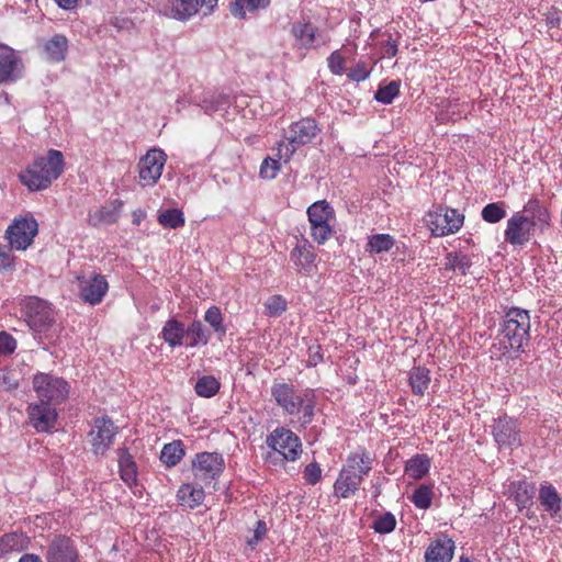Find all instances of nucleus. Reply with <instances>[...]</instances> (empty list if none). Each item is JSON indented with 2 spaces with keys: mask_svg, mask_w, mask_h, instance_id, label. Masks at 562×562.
<instances>
[{
  "mask_svg": "<svg viewBox=\"0 0 562 562\" xmlns=\"http://www.w3.org/2000/svg\"><path fill=\"white\" fill-rule=\"evenodd\" d=\"M550 222L549 210L538 200H530L521 211L514 213L507 220L505 240L513 246H522L536 232H544L550 226Z\"/></svg>",
  "mask_w": 562,
  "mask_h": 562,
  "instance_id": "nucleus-1",
  "label": "nucleus"
},
{
  "mask_svg": "<svg viewBox=\"0 0 562 562\" xmlns=\"http://www.w3.org/2000/svg\"><path fill=\"white\" fill-rule=\"evenodd\" d=\"M64 170L61 151L50 149L46 156L38 157L19 176L20 181L31 191L45 190Z\"/></svg>",
  "mask_w": 562,
  "mask_h": 562,
  "instance_id": "nucleus-2",
  "label": "nucleus"
},
{
  "mask_svg": "<svg viewBox=\"0 0 562 562\" xmlns=\"http://www.w3.org/2000/svg\"><path fill=\"white\" fill-rule=\"evenodd\" d=\"M371 469L372 458L369 452L359 450L350 454L334 484L335 495L340 498L355 495L362 483L363 476Z\"/></svg>",
  "mask_w": 562,
  "mask_h": 562,
  "instance_id": "nucleus-3",
  "label": "nucleus"
},
{
  "mask_svg": "<svg viewBox=\"0 0 562 562\" xmlns=\"http://www.w3.org/2000/svg\"><path fill=\"white\" fill-rule=\"evenodd\" d=\"M271 394L279 406L290 415L302 414V424H308L314 416V391L296 390L292 384L278 383L271 389Z\"/></svg>",
  "mask_w": 562,
  "mask_h": 562,
  "instance_id": "nucleus-4",
  "label": "nucleus"
},
{
  "mask_svg": "<svg viewBox=\"0 0 562 562\" xmlns=\"http://www.w3.org/2000/svg\"><path fill=\"white\" fill-rule=\"evenodd\" d=\"M530 316L521 308L509 310L503 323V336L513 350H520L529 339Z\"/></svg>",
  "mask_w": 562,
  "mask_h": 562,
  "instance_id": "nucleus-5",
  "label": "nucleus"
},
{
  "mask_svg": "<svg viewBox=\"0 0 562 562\" xmlns=\"http://www.w3.org/2000/svg\"><path fill=\"white\" fill-rule=\"evenodd\" d=\"M307 215L312 238L318 244H324L333 235L336 220L334 209L325 200L317 201L307 209Z\"/></svg>",
  "mask_w": 562,
  "mask_h": 562,
  "instance_id": "nucleus-6",
  "label": "nucleus"
},
{
  "mask_svg": "<svg viewBox=\"0 0 562 562\" xmlns=\"http://www.w3.org/2000/svg\"><path fill=\"white\" fill-rule=\"evenodd\" d=\"M33 389L40 401L59 404L64 402L69 393L67 381L48 373H38L33 379Z\"/></svg>",
  "mask_w": 562,
  "mask_h": 562,
  "instance_id": "nucleus-7",
  "label": "nucleus"
},
{
  "mask_svg": "<svg viewBox=\"0 0 562 562\" xmlns=\"http://www.w3.org/2000/svg\"><path fill=\"white\" fill-rule=\"evenodd\" d=\"M38 224L32 216L15 217L5 231V238L14 250H25L34 241Z\"/></svg>",
  "mask_w": 562,
  "mask_h": 562,
  "instance_id": "nucleus-8",
  "label": "nucleus"
},
{
  "mask_svg": "<svg viewBox=\"0 0 562 562\" xmlns=\"http://www.w3.org/2000/svg\"><path fill=\"white\" fill-rule=\"evenodd\" d=\"M464 216L458 210L438 206L428 212L426 222L435 236L457 233L463 225Z\"/></svg>",
  "mask_w": 562,
  "mask_h": 562,
  "instance_id": "nucleus-9",
  "label": "nucleus"
},
{
  "mask_svg": "<svg viewBox=\"0 0 562 562\" xmlns=\"http://www.w3.org/2000/svg\"><path fill=\"white\" fill-rule=\"evenodd\" d=\"M24 312L27 325L36 333H46L54 324V311L47 302L38 297H29Z\"/></svg>",
  "mask_w": 562,
  "mask_h": 562,
  "instance_id": "nucleus-10",
  "label": "nucleus"
},
{
  "mask_svg": "<svg viewBox=\"0 0 562 562\" xmlns=\"http://www.w3.org/2000/svg\"><path fill=\"white\" fill-rule=\"evenodd\" d=\"M267 443L286 461H295L302 453L300 438L283 427L274 429L267 437Z\"/></svg>",
  "mask_w": 562,
  "mask_h": 562,
  "instance_id": "nucleus-11",
  "label": "nucleus"
},
{
  "mask_svg": "<svg viewBox=\"0 0 562 562\" xmlns=\"http://www.w3.org/2000/svg\"><path fill=\"white\" fill-rule=\"evenodd\" d=\"M224 459L216 452H201L192 461L194 479L205 485L217 479L224 470Z\"/></svg>",
  "mask_w": 562,
  "mask_h": 562,
  "instance_id": "nucleus-12",
  "label": "nucleus"
},
{
  "mask_svg": "<svg viewBox=\"0 0 562 562\" xmlns=\"http://www.w3.org/2000/svg\"><path fill=\"white\" fill-rule=\"evenodd\" d=\"M117 427L108 417L95 418L88 434V440L95 454H104L113 445Z\"/></svg>",
  "mask_w": 562,
  "mask_h": 562,
  "instance_id": "nucleus-13",
  "label": "nucleus"
},
{
  "mask_svg": "<svg viewBox=\"0 0 562 562\" xmlns=\"http://www.w3.org/2000/svg\"><path fill=\"white\" fill-rule=\"evenodd\" d=\"M167 155L160 148L149 149L138 162L139 179L144 186H154L160 179Z\"/></svg>",
  "mask_w": 562,
  "mask_h": 562,
  "instance_id": "nucleus-14",
  "label": "nucleus"
},
{
  "mask_svg": "<svg viewBox=\"0 0 562 562\" xmlns=\"http://www.w3.org/2000/svg\"><path fill=\"white\" fill-rule=\"evenodd\" d=\"M55 405L42 401L29 405V420L37 431L48 432L55 428L57 420Z\"/></svg>",
  "mask_w": 562,
  "mask_h": 562,
  "instance_id": "nucleus-15",
  "label": "nucleus"
},
{
  "mask_svg": "<svg viewBox=\"0 0 562 562\" xmlns=\"http://www.w3.org/2000/svg\"><path fill=\"white\" fill-rule=\"evenodd\" d=\"M493 436L501 448L513 450L521 445L520 429L516 420L508 417L495 420Z\"/></svg>",
  "mask_w": 562,
  "mask_h": 562,
  "instance_id": "nucleus-16",
  "label": "nucleus"
},
{
  "mask_svg": "<svg viewBox=\"0 0 562 562\" xmlns=\"http://www.w3.org/2000/svg\"><path fill=\"white\" fill-rule=\"evenodd\" d=\"M315 120L306 117L292 123L285 132V140L295 144L297 147L311 144L319 134Z\"/></svg>",
  "mask_w": 562,
  "mask_h": 562,
  "instance_id": "nucleus-17",
  "label": "nucleus"
},
{
  "mask_svg": "<svg viewBox=\"0 0 562 562\" xmlns=\"http://www.w3.org/2000/svg\"><path fill=\"white\" fill-rule=\"evenodd\" d=\"M23 67V61L14 49L0 45V83L18 79Z\"/></svg>",
  "mask_w": 562,
  "mask_h": 562,
  "instance_id": "nucleus-18",
  "label": "nucleus"
},
{
  "mask_svg": "<svg viewBox=\"0 0 562 562\" xmlns=\"http://www.w3.org/2000/svg\"><path fill=\"white\" fill-rule=\"evenodd\" d=\"M46 562H79V554L67 537H55L48 544Z\"/></svg>",
  "mask_w": 562,
  "mask_h": 562,
  "instance_id": "nucleus-19",
  "label": "nucleus"
},
{
  "mask_svg": "<svg viewBox=\"0 0 562 562\" xmlns=\"http://www.w3.org/2000/svg\"><path fill=\"white\" fill-rule=\"evenodd\" d=\"M108 282L101 274H93L87 279L79 280V295L80 297L91 304L100 303L108 292Z\"/></svg>",
  "mask_w": 562,
  "mask_h": 562,
  "instance_id": "nucleus-20",
  "label": "nucleus"
},
{
  "mask_svg": "<svg viewBox=\"0 0 562 562\" xmlns=\"http://www.w3.org/2000/svg\"><path fill=\"white\" fill-rule=\"evenodd\" d=\"M123 202L113 200L104 205L91 210L88 214V223L93 227L114 224L121 216Z\"/></svg>",
  "mask_w": 562,
  "mask_h": 562,
  "instance_id": "nucleus-21",
  "label": "nucleus"
},
{
  "mask_svg": "<svg viewBox=\"0 0 562 562\" xmlns=\"http://www.w3.org/2000/svg\"><path fill=\"white\" fill-rule=\"evenodd\" d=\"M172 15L179 20H188L198 13L200 7L211 12L217 4V0H168Z\"/></svg>",
  "mask_w": 562,
  "mask_h": 562,
  "instance_id": "nucleus-22",
  "label": "nucleus"
},
{
  "mask_svg": "<svg viewBox=\"0 0 562 562\" xmlns=\"http://www.w3.org/2000/svg\"><path fill=\"white\" fill-rule=\"evenodd\" d=\"M454 553V542L440 537L431 541L425 552V562H451Z\"/></svg>",
  "mask_w": 562,
  "mask_h": 562,
  "instance_id": "nucleus-23",
  "label": "nucleus"
},
{
  "mask_svg": "<svg viewBox=\"0 0 562 562\" xmlns=\"http://www.w3.org/2000/svg\"><path fill=\"white\" fill-rule=\"evenodd\" d=\"M42 46L46 59L59 63L66 57L68 40L65 35L55 34L50 38L45 40Z\"/></svg>",
  "mask_w": 562,
  "mask_h": 562,
  "instance_id": "nucleus-24",
  "label": "nucleus"
},
{
  "mask_svg": "<svg viewBox=\"0 0 562 562\" xmlns=\"http://www.w3.org/2000/svg\"><path fill=\"white\" fill-rule=\"evenodd\" d=\"M177 497L182 506L193 509L203 503L205 494L199 484L186 483L178 490Z\"/></svg>",
  "mask_w": 562,
  "mask_h": 562,
  "instance_id": "nucleus-25",
  "label": "nucleus"
},
{
  "mask_svg": "<svg viewBox=\"0 0 562 562\" xmlns=\"http://www.w3.org/2000/svg\"><path fill=\"white\" fill-rule=\"evenodd\" d=\"M539 501L541 506L551 517L555 518L561 509L562 499L555 487L549 483L541 484L539 490Z\"/></svg>",
  "mask_w": 562,
  "mask_h": 562,
  "instance_id": "nucleus-26",
  "label": "nucleus"
},
{
  "mask_svg": "<svg viewBox=\"0 0 562 562\" xmlns=\"http://www.w3.org/2000/svg\"><path fill=\"white\" fill-rule=\"evenodd\" d=\"M162 339L171 348L182 346L184 344L186 327L184 324L171 318L168 319L161 329Z\"/></svg>",
  "mask_w": 562,
  "mask_h": 562,
  "instance_id": "nucleus-27",
  "label": "nucleus"
},
{
  "mask_svg": "<svg viewBox=\"0 0 562 562\" xmlns=\"http://www.w3.org/2000/svg\"><path fill=\"white\" fill-rule=\"evenodd\" d=\"M471 266L470 257L463 252L451 251L443 259V269L460 276H467Z\"/></svg>",
  "mask_w": 562,
  "mask_h": 562,
  "instance_id": "nucleus-28",
  "label": "nucleus"
},
{
  "mask_svg": "<svg viewBox=\"0 0 562 562\" xmlns=\"http://www.w3.org/2000/svg\"><path fill=\"white\" fill-rule=\"evenodd\" d=\"M184 338L187 347L205 346L210 340V333L200 321H193L186 327Z\"/></svg>",
  "mask_w": 562,
  "mask_h": 562,
  "instance_id": "nucleus-29",
  "label": "nucleus"
},
{
  "mask_svg": "<svg viewBox=\"0 0 562 562\" xmlns=\"http://www.w3.org/2000/svg\"><path fill=\"white\" fill-rule=\"evenodd\" d=\"M508 492L519 508L527 507L533 497V486L526 481L513 482Z\"/></svg>",
  "mask_w": 562,
  "mask_h": 562,
  "instance_id": "nucleus-30",
  "label": "nucleus"
},
{
  "mask_svg": "<svg viewBox=\"0 0 562 562\" xmlns=\"http://www.w3.org/2000/svg\"><path fill=\"white\" fill-rule=\"evenodd\" d=\"M295 267L305 273H310L315 266V254L305 247H295L290 255Z\"/></svg>",
  "mask_w": 562,
  "mask_h": 562,
  "instance_id": "nucleus-31",
  "label": "nucleus"
},
{
  "mask_svg": "<svg viewBox=\"0 0 562 562\" xmlns=\"http://www.w3.org/2000/svg\"><path fill=\"white\" fill-rule=\"evenodd\" d=\"M119 467L122 480L130 486L137 481V469L132 456L122 450L120 452Z\"/></svg>",
  "mask_w": 562,
  "mask_h": 562,
  "instance_id": "nucleus-32",
  "label": "nucleus"
},
{
  "mask_svg": "<svg viewBox=\"0 0 562 562\" xmlns=\"http://www.w3.org/2000/svg\"><path fill=\"white\" fill-rule=\"evenodd\" d=\"M430 383V371L426 368H413L409 372V384L415 395H423Z\"/></svg>",
  "mask_w": 562,
  "mask_h": 562,
  "instance_id": "nucleus-33",
  "label": "nucleus"
},
{
  "mask_svg": "<svg viewBox=\"0 0 562 562\" xmlns=\"http://www.w3.org/2000/svg\"><path fill=\"white\" fill-rule=\"evenodd\" d=\"M270 0H235L231 4V13L239 19H244L247 12H254L259 9H266Z\"/></svg>",
  "mask_w": 562,
  "mask_h": 562,
  "instance_id": "nucleus-34",
  "label": "nucleus"
},
{
  "mask_svg": "<svg viewBox=\"0 0 562 562\" xmlns=\"http://www.w3.org/2000/svg\"><path fill=\"white\" fill-rule=\"evenodd\" d=\"M430 460L425 454H417L409 459L405 465V472L408 476L418 480L429 471Z\"/></svg>",
  "mask_w": 562,
  "mask_h": 562,
  "instance_id": "nucleus-35",
  "label": "nucleus"
},
{
  "mask_svg": "<svg viewBox=\"0 0 562 562\" xmlns=\"http://www.w3.org/2000/svg\"><path fill=\"white\" fill-rule=\"evenodd\" d=\"M26 543V538L22 533H7L0 538V558L5 557L7 554L13 551H20L24 549Z\"/></svg>",
  "mask_w": 562,
  "mask_h": 562,
  "instance_id": "nucleus-36",
  "label": "nucleus"
},
{
  "mask_svg": "<svg viewBox=\"0 0 562 562\" xmlns=\"http://www.w3.org/2000/svg\"><path fill=\"white\" fill-rule=\"evenodd\" d=\"M184 456L181 441H172L164 446L160 452V460L167 467H175Z\"/></svg>",
  "mask_w": 562,
  "mask_h": 562,
  "instance_id": "nucleus-37",
  "label": "nucleus"
},
{
  "mask_svg": "<svg viewBox=\"0 0 562 562\" xmlns=\"http://www.w3.org/2000/svg\"><path fill=\"white\" fill-rule=\"evenodd\" d=\"M221 383L213 375H203L198 379L194 390L195 393L201 397H213L220 391Z\"/></svg>",
  "mask_w": 562,
  "mask_h": 562,
  "instance_id": "nucleus-38",
  "label": "nucleus"
},
{
  "mask_svg": "<svg viewBox=\"0 0 562 562\" xmlns=\"http://www.w3.org/2000/svg\"><path fill=\"white\" fill-rule=\"evenodd\" d=\"M157 220L162 227L171 229L182 227L186 223L183 213L178 209L160 212Z\"/></svg>",
  "mask_w": 562,
  "mask_h": 562,
  "instance_id": "nucleus-39",
  "label": "nucleus"
},
{
  "mask_svg": "<svg viewBox=\"0 0 562 562\" xmlns=\"http://www.w3.org/2000/svg\"><path fill=\"white\" fill-rule=\"evenodd\" d=\"M292 32L303 47L310 48L314 45L315 27L311 23H296Z\"/></svg>",
  "mask_w": 562,
  "mask_h": 562,
  "instance_id": "nucleus-40",
  "label": "nucleus"
},
{
  "mask_svg": "<svg viewBox=\"0 0 562 562\" xmlns=\"http://www.w3.org/2000/svg\"><path fill=\"white\" fill-rule=\"evenodd\" d=\"M482 218L491 224L501 222L506 216L504 202H494L485 205L481 212Z\"/></svg>",
  "mask_w": 562,
  "mask_h": 562,
  "instance_id": "nucleus-41",
  "label": "nucleus"
},
{
  "mask_svg": "<svg viewBox=\"0 0 562 562\" xmlns=\"http://www.w3.org/2000/svg\"><path fill=\"white\" fill-rule=\"evenodd\" d=\"M394 245V238L389 234H376L369 238L368 249L374 254L389 251Z\"/></svg>",
  "mask_w": 562,
  "mask_h": 562,
  "instance_id": "nucleus-42",
  "label": "nucleus"
},
{
  "mask_svg": "<svg viewBox=\"0 0 562 562\" xmlns=\"http://www.w3.org/2000/svg\"><path fill=\"white\" fill-rule=\"evenodd\" d=\"M204 321L210 324L215 333L225 335L226 327L223 325L222 312L217 306H211L204 314Z\"/></svg>",
  "mask_w": 562,
  "mask_h": 562,
  "instance_id": "nucleus-43",
  "label": "nucleus"
},
{
  "mask_svg": "<svg viewBox=\"0 0 562 562\" xmlns=\"http://www.w3.org/2000/svg\"><path fill=\"white\" fill-rule=\"evenodd\" d=\"M400 83L397 81H391L385 86H381L375 92V99L384 104H390L394 98L398 94Z\"/></svg>",
  "mask_w": 562,
  "mask_h": 562,
  "instance_id": "nucleus-44",
  "label": "nucleus"
},
{
  "mask_svg": "<svg viewBox=\"0 0 562 562\" xmlns=\"http://www.w3.org/2000/svg\"><path fill=\"white\" fill-rule=\"evenodd\" d=\"M281 165L274 157H267L260 166V177L266 180L274 179L281 169Z\"/></svg>",
  "mask_w": 562,
  "mask_h": 562,
  "instance_id": "nucleus-45",
  "label": "nucleus"
},
{
  "mask_svg": "<svg viewBox=\"0 0 562 562\" xmlns=\"http://www.w3.org/2000/svg\"><path fill=\"white\" fill-rule=\"evenodd\" d=\"M265 308L268 316H280L286 308V301L281 295H272L267 299Z\"/></svg>",
  "mask_w": 562,
  "mask_h": 562,
  "instance_id": "nucleus-46",
  "label": "nucleus"
},
{
  "mask_svg": "<svg viewBox=\"0 0 562 562\" xmlns=\"http://www.w3.org/2000/svg\"><path fill=\"white\" fill-rule=\"evenodd\" d=\"M432 492L430 487L420 485L413 494L412 501L417 508L426 509L431 504Z\"/></svg>",
  "mask_w": 562,
  "mask_h": 562,
  "instance_id": "nucleus-47",
  "label": "nucleus"
},
{
  "mask_svg": "<svg viewBox=\"0 0 562 562\" xmlns=\"http://www.w3.org/2000/svg\"><path fill=\"white\" fill-rule=\"evenodd\" d=\"M396 519L393 514L385 513L379 516L373 524V528L379 533H389L395 529Z\"/></svg>",
  "mask_w": 562,
  "mask_h": 562,
  "instance_id": "nucleus-48",
  "label": "nucleus"
},
{
  "mask_svg": "<svg viewBox=\"0 0 562 562\" xmlns=\"http://www.w3.org/2000/svg\"><path fill=\"white\" fill-rule=\"evenodd\" d=\"M297 148L299 147L295 144H292L289 140L281 142L280 144H278L273 157L278 159L281 164H286L291 160L292 156L294 155Z\"/></svg>",
  "mask_w": 562,
  "mask_h": 562,
  "instance_id": "nucleus-49",
  "label": "nucleus"
},
{
  "mask_svg": "<svg viewBox=\"0 0 562 562\" xmlns=\"http://www.w3.org/2000/svg\"><path fill=\"white\" fill-rule=\"evenodd\" d=\"M330 71L335 75H341L345 71V58L339 50H335L327 59Z\"/></svg>",
  "mask_w": 562,
  "mask_h": 562,
  "instance_id": "nucleus-50",
  "label": "nucleus"
},
{
  "mask_svg": "<svg viewBox=\"0 0 562 562\" xmlns=\"http://www.w3.org/2000/svg\"><path fill=\"white\" fill-rule=\"evenodd\" d=\"M371 72V68L368 66L366 61H359L356 66L350 70L349 77L355 81L366 80Z\"/></svg>",
  "mask_w": 562,
  "mask_h": 562,
  "instance_id": "nucleus-51",
  "label": "nucleus"
},
{
  "mask_svg": "<svg viewBox=\"0 0 562 562\" xmlns=\"http://www.w3.org/2000/svg\"><path fill=\"white\" fill-rule=\"evenodd\" d=\"M16 348L15 339L8 333H0V353H12Z\"/></svg>",
  "mask_w": 562,
  "mask_h": 562,
  "instance_id": "nucleus-52",
  "label": "nucleus"
},
{
  "mask_svg": "<svg viewBox=\"0 0 562 562\" xmlns=\"http://www.w3.org/2000/svg\"><path fill=\"white\" fill-rule=\"evenodd\" d=\"M0 384L7 391L16 389L19 386L18 374L15 372H13V371H5V372H3L1 378H0Z\"/></svg>",
  "mask_w": 562,
  "mask_h": 562,
  "instance_id": "nucleus-53",
  "label": "nucleus"
},
{
  "mask_svg": "<svg viewBox=\"0 0 562 562\" xmlns=\"http://www.w3.org/2000/svg\"><path fill=\"white\" fill-rule=\"evenodd\" d=\"M14 263V257L11 248L0 245V271L11 269Z\"/></svg>",
  "mask_w": 562,
  "mask_h": 562,
  "instance_id": "nucleus-54",
  "label": "nucleus"
},
{
  "mask_svg": "<svg viewBox=\"0 0 562 562\" xmlns=\"http://www.w3.org/2000/svg\"><path fill=\"white\" fill-rule=\"evenodd\" d=\"M322 470L316 463H310L305 467L304 477L310 484H315L319 481Z\"/></svg>",
  "mask_w": 562,
  "mask_h": 562,
  "instance_id": "nucleus-55",
  "label": "nucleus"
},
{
  "mask_svg": "<svg viewBox=\"0 0 562 562\" xmlns=\"http://www.w3.org/2000/svg\"><path fill=\"white\" fill-rule=\"evenodd\" d=\"M266 532H267L266 524L261 520L257 521V527L254 531V536L250 539H248V544L250 547H255L263 538Z\"/></svg>",
  "mask_w": 562,
  "mask_h": 562,
  "instance_id": "nucleus-56",
  "label": "nucleus"
},
{
  "mask_svg": "<svg viewBox=\"0 0 562 562\" xmlns=\"http://www.w3.org/2000/svg\"><path fill=\"white\" fill-rule=\"evenodd\" d=\"M220 100L222 101L223 100V97L222 95H217V97H212L211 100L209 99H204L202 101V109L206 112V113H212V112H216L220 110Z\"/></svg>",
  "mask_w": 562,
  "mask_h": 562,
  "instance_id": "nucleus-57",
  "label": "nucleus"
},
{
  "mask_svg": "<svg viewBox=\"0 0 562 562\" xmlns=\"http://www.w3.org/2000/svg\"><path fill=\"white\" fill-rule=\"evenodd\" d=\"M397 53V44L392 40L391 35L387 36L383 47V57H394Z\"/></svg>",
  "mask_w": 562,
  "mask_h": 562,
  "instance_id": "nucleus-58",
  "label": "nucleus"
},
{
  "mask_svg": "<svg viewBox=\"0 0 562 562\" xmlns=\"http://www.w3.org/2000/svg\"><path fill=\"white\" fill-rule=\"evenodd\" d=\"M560 12L557 11V10H553V11H550L547 15V24L550 26V27H555V26H559L560 25Z\"/></svg>",
  "mask_w": 562,
  "mask_h": 562,
  "instance_id": "nucleus-59",
  "label": "nucleus"
},
{
  "mask_svg": "<svg viewBox=\"0 0 562 562\" xmlns=\"http://www.w3.org/2000/svg\"><path fill=\"white\" fill-rule=\"evenodd\" d=\"M57 5L64 10H74L80 0H54Z\"/></svg>",
  "mask_w": 562,
  "mask_h": 562,
  "instance_id": "nucleus-60",
  "label": "nucleus"
},
{
  "mask_svg": "<svg viewBox=\"0 0 562 562\" xmlns=\"http://www.w3.org/2000/svg\"><path fill=\"white\" fill-rule=\"evenodd\" d=\"M310 351L311 353L307 360V364L314 367L322 360V356L319 355L318 350L313 351L312 349H310Z\"/></svg>",
  "mask_w": 562,
  "mask_h": 562,
  "instance_id": "nucleus-61",
  "label": "nucleus"
},
{
  "mask_svg": "<svg viewBox=\"0 0 562 562\" xmlns=\"http://www.w3.org/2000/svg\"><path fill=\"white\" fill-rule=\"evenodd\" d=\"M19 562H43L42 559L36 555V554H32V553H26V554H23Z\"/></svg>",
  "mask_w": 562,
  "mask_h": 562,
  "instance_id": "nucleus-62",
  "label": "nucleus"
},
{
  "mask_svg": "<svg viewBox=\"0 0 562 562\" xmlns=\"http://www.w3.org/2000/svg\"><path fill=\"white\" fill-rule=\"evenodd\" d=\"M144 216H145V213L143 211L134 212L133 223L138 225L140 223V221L144 218Z\"/></svg>",
  "mask_w": 562,
  "mask_h": 562,
  "instance_id": "nucleus-63",
  "label": "nucleus"
}]
</instances>
